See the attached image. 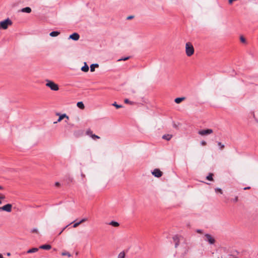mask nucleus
Wrapping results in <instances>:
<instances>
[{
  "label": "nucleus",
  "mask_w": 258,
  "mask_h": 258,
  "mask_svg": "<svg viewBox=\"0 0 258 258\" xmlns=\"http://www.w3.org/2000/svg\"><path fill=\"white\" fill-rule=\"evenodd\" d=\"M194 48L192 44L190 42H187L185 45V52L188 56H191L194 53Z\"/></svg>",
  "instance_id": "1"
},
{
  "label": "nucleus",
  "mask_w": 258,
  "mask_h": 258,
  "mask_svg": "<svg viewBox=\"0 0 258 258\" xmlns=\"http://www.w3.org/2000/svg\"><path fill=\"white\" fill-rule=\"evenodd\" d=\"M12 24V21L9 18H7L4 21L0 22V29H7L8 27L11 26Z\"/></svg>",
  "instance_id": "2"
},
{
  "label": "nucleus",
  "mask_w": 258,
  "mask_h": 258,
  "mask_svg": "<svg viewBox=\"0 0 258 258\" xmlns=\"http://www.w3.org/2000/svg\"><path fill=\"white\" fill-rule=\"evenodd\" d=\"M46 86L49 87L52 91H58L59 90V87L57 84H55L54 82L49 80H46Z\"/></svg>",
  "instance_id": "3"
},
{
  "label": "nucleus",
  "mask_w": 258,
  "mask_h": 258,
  "mask_svg": "<svg viewBox=\"0 0 258 258\" xmlns=\"http://www.w3.org/2000/svg\"><path fill=\"white\" fill-rule=\"evenodd\" d=\"M12 210V205L10 204H8L4 205L3 207H0V211H4L7 212H11Z\"/></svg>",
  "instance_id": "4"
},
{
  "label": "nucleus",
  "mask_w": 258,
  "mask_h": 258,
  "mask_svg": "<svg viewBox=\"0 0 258 258\" xmlns=\"http://www.w3.org/2000/svg\"><path fill=\"white\" fill-rule=\"evenodd\" d=\"M56 115L59 116V118L57 119V122H59L64 118L66 119V122H67L69 120V117L66 114H61L59 113H56Z\"/></svg>",
  "instance_id": "5"
},
{
  "label": "nucleus",
  "mask_w": 258,
  "mask_h": 258,
  "mask_svg": "<svg viewBox=\"0 0 258 258\" xmlns=\"http://www.w3.org/2000/svg\"><path fill=\"white\" fill-rule=\"evenodd\" d=\"M205 237L206 240L207 241L209 244H213L215 243V240L213 236H212L210 234H206L205 235Z\"/></svg>",
  "instance_id": "6"
},
{
  "label": "nucleus",
  "mask_w": 258,
  "mask_h": 258,
  "mask_svg": "<svg viewBox=\"0 0 258 258\" xmlns=\"http://www.w3.org/2000/svg\"><path fill=\"white\" fill-rule=\"evenodd\" d=\"M152 174L156 177H160L162 175V172L159 169H155L152 172Z\"/></svg>",
  "instance_id": "7"
},
{
  "label": "nucleus",
  "mask_w": 258,
  "mask_h": 258,
  "mask_svg": "<svg viewBox=\"0 0 258 258\" xmlns=\"http://www.w3.org/2000/svg\"><path fill=\"white\" fill-rule=\"evenodd\" d=\"M212 133V130H200L199 132V134L201 136H207L211 134Z\"/></svg>",
  "instance_id": "8"
},
{
  "label": "nucleus",
  "mask_w": 258,
  "mask_h": 258,
  "mask_svg": "<svg viewBox=\"0 0 258 258\" xmlns=\"http://www.w3.org/2000/svg\"><path fill=\"white\" fill-rule=\"evenodd\" d=\"M181 238H182L181 236H180L178 235H175L173 237V239L175 243V247H176L179 245L180 239Z\"/></svg>",
  "instance_id": "9"
},
{
  "label": "nucleus",
  "mask_w": 258,
  "mask_h": 258,
  "mask_svg": "<svg viewBox=\"0 0 258 258\" xmlns=\"http://www.w3.org/2000/svg\"><path fill=\"white\" fill-rule=\"evenodd\" d=\"M80 38V35L77 33H74L70 35L69 36V39H71L75 41H77L79 40Z\"/></svg>",
  "instance_id": "10"
},
{
  "label": "nucleus",
  "mask_w": 258,
  "mask_h": 258,
  "mask_svg": "<svg viewBox=\"0 0 258 258\" xmlns=\"http://www.w3.org/2000/svg\"><path fill=\"white\" fill-rule=\"evenodd\" d=\"M51 246L49 244L42 245L40 246V248L43 249H46V250L50 249L51 248Z\"/></svg>",
  "instance_id": "11"
},
{
  "label": "nucleus",
  "mask_w": 258,
  "mask_h": 258,
  "mask_svg": "<svg viewBox=\"0 0 258 258\" xmlns=\"http://www.w3.org/2000/svg\"><path fill=\"white\" fill-rule=\"evenodd\" d=\"M84 66L81 68V71L84 72H87L89 71V67L87 66L86 62H84Z\"/></svg>",
  "instance_id": "12"
},
{
  "label": "nucleus",
  "mask_w": 258,
  "mask_h": 258,
  "mask_svg": "<svg viewBox=\"0 0 258 258\" xmlns=\"http://www.w3.org/2000/svg\"><path fill=\"white\" fill-rule=\"evenodd\" d=\"M108 224L109 225H111V226H112L113 227H118L119 226V224L117 222L114 221H111Z\"/></svg>",
  "instance_id": "13"
},
{
  "label": "nucleus",
  "mask_w": 258,
  "mask_h": 258,
  "mask_svg": "<svg viewBox=\"0 0 258 258\" xmlns=\"http://www.w3.org/2000/svg\"><path fill=\"white\" fill-rule=\"evenodd\" d=\"M21 12L24 13H30L31 12V9L30 7H26L21 10Z\"/></svg>",
  "instance_id": "14"
},
{
  "label": "nucleus",
  "mask_w": 258,
  "mask_h": 258,
  "mask_svg": "<svg viewBox=\"0 0 258 258\" xmlns=\"http://www.w3.org/2000/svg\"><path fill=\"white\" fill-rule=\"evenodd\" d=\"M185 97H179V98H175L174 101L177 104H179L181 102H182V101H183L184 100H185Z\"/></svg>",
  "instance_id": "15"
},
{
  "label": "nucleus",
  "mask_w": 258,
  "mask_h": 258,
  "mask_svg": "<svg viewBox=\"0 0 258 258\" xmlns=\"http://www.w3.org/2000/svg\"><path fill=\"white\" fill-rule=\"evenodd\" d=\"M60 34L59 31H52L49 33V35L51 37H56Z\"/></svg>",
  "instance_id": "16"
},
{
  "label": "nucleus",
  "mask_w": 258,
  "mask_h": 258,
  "mask_svg": "<svg viewBox=\"0 0 258 258\" xmlns=\"http://www.w3.org/2000/svg\"><path fill=\"white\" fill-rule=\"evenodd\" d=\"M172 136L170 134H167V135H163V137H162V138L164 140H166L167 141H169L171 139V138H172Z\"/></svg>",
  "instance_id": "17"
},
{
  "label": "nucleus",
  "mask_w": 258,
  "mask_h": 258,
  "mask_svg": "<svg viewBox=\"0 0 258 258\" xmlns=\"http://www.w3.org/2000/svg\"><path fill=\"white\" fill-rule=\"evenodd\" d=\"M99 67V65L97 63H95V64H92L90 66V71L91 72H93L95 71V68L96 67V68H98Z\"/></svg>",
  "instance_id": "18"
},
{
  "label": "nucleus",
  "mask_w": 258,
  "mask_h": 258,
  "mask_svg": "<svg viewBox=\"0 0 258 258\" xmlns=\"http://www.w3.org/2000/svg\"><path fill=\"white\" fill-rule=\"evenodd\" d=\"M38 250V248H32L31 249H29L27 251V253H34V252H37Z\"/></svg>",
  "instance_id": "19"
},
{
  "label": "nucleus",
  "mask_w": 258,
  "mask_h": 258,
  "mask_svg": "<svg viewBox=\"0 0 258 258\" xmlns=\"http://www.w3.org/2000/svg\"><path fill=\"white\" fill-rule=\"evenodd\" d=\"M77 105L80 109H84L85 108V106L82 102H78Z\"/></svg>",
  "instance_id": "20"
},
{
  "label": "nucleus",
  "mask_w": 258,
  "mask_h": 258,
  "mask_svg": "<svg viewBox=\"0 0 258 258\" xmlns=\"http://www.w3.org/2000/svg\"><path fill=\"white\" fill-rule=\"evenodd\" d=\"M125 257V253L124 251L120 252L117 256V258H124Z\"/></svg>",
  "instance_id": "21"
},
{
  "label": "nucleus",
  "mask_w": 258,
  "mask_h": 258,
  "mask_svg": "<svg viewBox=\"0 0 258 258\" xmlns=\"http://www.w3.org/2000/svg\"><path fill=\"white\" fill-rule=\"evenodd\" d=\"M61 255H63V256H68V257H71V254L70 252H67L66 251H63L62 253H61Z\"/></svg>",
  "instance_id": "22"
},
{
  "label": "nucleus",
  "mask_w": 258,
  "mask_h": 258,
  "mask_svg": "<svg viewBox=\"0 0 258 258\" xmlns=\"http://www.w3.org/2000/svg\"><path fill=\"white\" fill-rule=\"evenodd\" d=\"M31 232L33 233H36V234H39L38 229L37 228H33L32 229H31Z\"/></svg>",
  "instance_id": "23"
},
{
  "label": "nucleus",
  "mask_w": 258,
  "mask_h": 258,
  "mask_svg": "<svg viewBox=\"0 0 258 258\" xmlns=\"http://www.w3.org/2000/svg\"><path fill=\"white\" fill-rule=\"evenodd\" d=\"M207 179L209 180H213V174L210 173L206 177Z\"/></svg>",
  "instance_id": "24"
},
{
  "label": "nucleus",
  "mask_w": 258,
  "mask_h": 258,
  "mask_svg": "<svg viewBox=\"0 0 258 258\" xmlns=\"http://www.w3.org/2000/svg\"><path fill=\"white\" fill-rule=\"evenodd\" d=\"M130 56H127V57H122V58H121L117 60L118 61H124V60H128L129 58H130Z\"/></svg>",
  "instance_id": "25"
},
{
  "label": "nucleus",
  "mask_w": 258,
  "mask_h": 258,
  "mask_svg": "<svg viewBox=\"0 0 258 258\" xmlns=\"http://www.w3.org/2000/svg\"><path fill=\"white\" fill-rule=\"evenodd\" d=\"M112 105L116 107V108H121L122 107V105H118L116 102H114L113 104H112Z\"/></svg>",
  "instance_id": "26"
},
{
  "label": "nucleus",
  "mask_w": 258,
  "mask_h": 258,
  "mask_svg": "<svg viewBox=\"0 0 258 258\" xmlns=\"http://www.w3.org/2000/svg\"><path fill=\"white\" fill-rule=\"evenodd\" d=\"M124 102L126 104H133V102L130 101L128 99H125L124 100Z\"/></svg>",
  "instance_id": "27"
},
{
  "label": "nucleus",
  "mask_w": 258,
  "mask_h": 258,
  "mask_svg": "<svg viewBox=\"0 0 258 258\" xmlns=\"http://www.w3.org/2000/svg\"><path fill=\"white\" fill-rule=\"evenodd\" d=\"M215 191L216 192H219L221 194H222V193H223L222 189L221 188H215Z\"/></svg>",
  "instance_id": "28"
},
{
  "label": "nucleus",
  "mask_w": 258,
  "mask_h": 258,
  "mask_svg": "<svg viewBox=\"0 0 258 258\" xmlns=\"http://www.w3.org/2000/svg\"><path fill=\"white\" fill-rule=\"evenodd\" d=\"M81 224V222H77V223H75L74 225H73V227L74 228H76L77 227H78L80 224Z\"/></svg>",
  "instance_id": "29"
},
{
  "label": "nucleus",
  "mask_w": 258,
  "mask_h": 258,
  "mask_svg": "<svg viewBox=\"0 0 258 258\" xmlns=\"http://www.w3.org/2000/svg\"><path fill=\"white\" fill-rule=\"evenodd\" d=\"M5 196L2 194H0V200H4L5 199Z\"/></svg>",
  "instance_id": "30"
},
{
  "label": "nucleus",
  "mask_w": 258,
  "mask_h": 258,
  "mask_svg": "<svg viewBox=\"0 0 258 258\" xmlns=\"http://www.w3.org/2000/svg\"><path fill=\"white\" fill-rule=\"evenodd\" d=\"M240 41H241L242 42L244 43V42H245L246 40H245V39L243 37L241 36V37H240Z\"/></svg>",
  "instance_id": "31"
},
{
  "label": "nucleus",
  "mask_w": 258,
  "mask_h": 258,
  "mask_svg": "<svg viewBox=\"0 0 258 258\" xmlns=\"http://www.w3.org/2000/svg\"><path fill=\"white\" fill-rule=\"evenodd\" d=\"M218 145L220 147V148L221 149H222L224 147V145H222L220 142L218 143Z\"/></svg>",
  "instance_id": "32"
},
{
  "label": "nucleus",
  "mask_w": 258,
  "mask_h": 258,
  "mask_svg": "<svg viewBox=\"0 0 258 258\" xmlns=\"http://www.w3.org/2000/svg\"><path fill=\"white\" fill-rule=\"evenodd\" d=\"M87 219L86 218H83L81 221H80V222H81V224L86 221Z\"/></svg>",
  "instance_id": "33"
},
{
  "label": "nucleus",
  "mask_w": 258,
  "mask_h": 258,
  "mask_svg": "<svg viewBox=\"0 0 258 258\" xmlns=\"http://www.w3.org/2000/svg\"><path fill=\"white\" fill-rule=\"evenodd\" d=\"M91 136H92V138H93V139H95V138L99 139V137L98 136L95 135H92Z\"/></svg>",
  "instance_id": "34"
},
{
  "label": "nucleus",
  "mask_w": 258,
  "mask_h": 258,
  "mask_svg": "<svg viewBox=\"0 0 258 258\" xmlns=\"http://www.w3.org/2000/svg\"><path fill=\"white\" fill-rule=\"evenodd\" d=\"M134 17L133 16H130L127 17V20L132 19Z\"/></svg>",
  "instance_id": "35"
},
{
  "label": "nucleus",
  "mask_w": 258,
  "mask_h": 258,
  "mask_svg": "<svg viewBox=\"0 0 258 258\" xmlns=\"http://www.w3.org/2000/svg\"><path fill=\"white\" fill-rule=\"evenodd\" d=\"M55 186H59L60 185V183H59V182H56L55 183Z\"/></svg>",
  "instance_id": "36"
},
{
  "label": "nucleus",
  "mask_w": 258,
  "mask_h": 258,
  "mask_svg": "<svg viewBox=\"0 0 258 258\" xmlns=\"http://www.w3.org/2000/svg\"><path fill=\"white\" fill-rule=\"evenodd\" d=\"M201 144H202V145L204 146V145H205L206 144V143L205 141H202L201 142Z\"/></svg>",
  "instance_id": "37"
},
{
  "label": "nucleus",
  "mask_w": 258,
  "mask_h": 258,
  "mask_svg": "<svg viewBox=\"0 0 258 258\" xmlns=\"http://www.w3.org/2000/svg\"><path fill=\"white\" fill-rule=\"evenodd\" d=\"M67 226H67L66 227L63 228L61 231H60V232H59V235H60V234L62 232V231L65 229V228H66Z\"/></svg>",
  "instance_id": "38"
},
{
  "label": "nucleus",
  "mask_w": 258,
  "mask_h": 258,
  "mask_svg": "<svg viewBox=\"0 0 258 258\" xmlns=\"http://www.w3.org/2000/svg\"><path fill=\"white\" fill-rule=\"evenodd\" d=\"M237 201H238V197H236L235 198L234 200V201L235 202H237Z\"/></svg>",
  "instance_id": "39"
},
{
  "label": "nucleus",
  "mask_w": 258,
  "mask_h": 258,
  "mask_svg": "<svg viewBox=\"0 0 258 258\" xmlns=\"http://www.w3.org/2000/svg\"><path fill=\"white\" fill-rule=\"evenodd\" d=\"M197 232L198 233H201L202 232V231L201 230H200V229H198V230H197Z\"/></svg>",
  "instance_id": "40"
},
{
  "label": "nucleus",
  "mask_w": 258,
  "mask_h": 258,
  "mask_svg": "<svg viewBox=\"0 0 258 258\" xmlns=\"http://www.w3.org/2000/svg\"><path fill=\"white\" fill-rule=\"evenodd\" d=\"M4 189V187L0 185V190H3Z\"/></svg>",
  "instance_id": "41"
},
{
  "label": "nucleus",
  "mask_w": 258,
  "mask_h": 258,
  "mask_svg": "<svg viewBox=\"0 0 258 258\" xmlns=\"http://www.w3.org/2000/svg\"><path fill=\"white\" fill-rule=\"evenodd\" d=\"M249 188H250V187H244V189L245 190V189H249Z\"/></svg>",
  "instance_id": "42"
},
{
  "label": "nucleus",
  "mask_w": 258,
  "mask_h": 258,
  "mask_svg": "<svg viewBox=\"0 0 258 258\" xmlns=\"http://www.w3.org/2000/svg\"><path fill=\"white\" fill-rule=\"evenodd\" d=\"M0 258H4L2 254L0 253Z\"/></svg>",
  "instance_id": "43"
},
{
  "label": "nucleus",
  "mask_w": 258,
  "mask_h": 258,
  "mask_svg": "<svg viewBox=\"0 0 258 258\" xmlns=\"http://www.w3.org/2000/svg\"><path fill=\"white\" fill-rule=\"evenodd\" d=\"M86 134H87L88 135H89V134H90V132H89V131H87V132H86Z\"/></svg>",
  "instance_id": "44"
},
{
  "label": "nucleus",
  "mask_w": 258,
  "mask_h": 258,
  "mask_svg": "<svg viewBox=\"0 0 258 258\" xmlns=\"http://www.w3.org/2000/svg\"><path fill=\"white\" fill-rule=\"evenodd\" d=\"M7 255H8V256L10 255V253H7Z\"/></svg>",
  "instance_id": "45"
},
{
  "label": "nucleus",
  "mask_w": 258,
  "mask_h": 258,
  "mask_svg": "<svg viewBox=\"0 0 258 258\" xmlns=\"http://www.w3.org/2000/svg\"><path fill=\"white\" fill-rule=\"evenodd\" d=\"M2 203L1 200H0V204H1Z\"/></svg>",
  "instance_id": "46"
}]
</instances>
